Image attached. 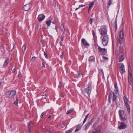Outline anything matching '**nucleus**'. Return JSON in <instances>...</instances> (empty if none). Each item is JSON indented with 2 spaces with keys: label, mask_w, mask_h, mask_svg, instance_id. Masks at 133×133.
I'll use <instances>...</instances> for the list:
<instances>
[{
  "label": "nucleus",
  "mask_w": 133,
  "mask_h": 133,
  "mask_svg": "<svg viewBox=\"0 0 133 133\" xmlns=\"http://www.w3.org/2000/svg\"><path fill=\"white\" fill-rule=\"evenodd\" d=\"M26 49V46L25 45V44H24L22 48V50L23 51V53L24 52H25V50Z\"/></svg>",
  "instance_id": "nucleus-27"
},
{
  "label": "nucleus",
  "mask_w": 133,
  "mask_h": 133,
  "mask_svg": "<svg viewBox=\"0 0 133 133\" xmlns=\"http://www.w3.org/2000/svg\"><path fill=\"white\" fill-rule=\"evenodd\" d=\"M47 94L43 95L42 96L43 97L42 98V99H46V98L47 97Z\"/></svg>",
  "instance_id": "nucleus-31"
},
{
  "label": "nucleus",
  "mask_w": 133,
  "mask_h": 133,
  "mask_svg": "<svg viewBox=\"0 0 133 133\" xmlns=\"http://www.w3.org/2000/svg\"><path fill=\"white\" fill-rule=\"evenodd\" d=\"M46 132H49L50 133H52V132H51L50 131H46Z\"/></svg>",
  "instance_id": "nucleus-53"
},
{
  "label": "nucleus",
  "mask_w": 133,
  "mask_h": 133,
  "mask_svg": "<svg viewBox=\"0 0 133 133\" xmlns=\"http://www.w3.org/2000/svg\"><path fill=\"white\" fill-rule=\"evenodd\" d=\"M14 46H15V45H14V46H13V48H14Z\"/></svg>",
  "instance_id": "nucleus-56"
},
{
  "label": "nucleus",
  "mask_w": 133,
  "mask_h": 133,
  "mask_svg": "<svg viewBox=\"0 0 133 133\" xmlns=\"http://www.w3.org/2000/svg\"><path fill=\"white\" fill-rule=\"evenodd\" d=\"M114 92L115 94H117L119 93V89L118 87L117 84L115 83L114 84Z\"/></svg>",
  "instance_id": "nucleus-18"
},
{
  "label": "nucleus",
  "mask_w": 133,
  "mask_h": 133,
  "mask_svg": "<svg viewBox=\"0 0 133 133\" xmlns=\"http://www.w3.org/2000/svg\"><path fill=\"white\" fill-rule=\"evenodd\" d=\"M100 35L103 36H104L107 35V29L106 27L104 26H102L101 28V30L100 31Z\"/></svg>",
  "instance_id": "nucleus-9"
},
{
  "label": "nucleus",
  "mask_w": 133,
  "mask_h": 133,
  "mask_svg": "<svg viewBox=\"0 0 133 133\" xmlns=\"http://www.w3.org/2000/svg\"><path fill=\"white\" fill-rule=\"evenodd\" d=\"M63 52H62L61 54V55L60 56V57L61 58H62L63 57Z\"/></svg>",
  "instance_id": "nucleus-44"
},
{
  "label": "nucleus",
  "mask_w": 133,
  "mask_h": 133,
  "mask_svg": "<svg viewBox=\"0 0 133 133\" xmlns=\"http://www.w3.org/2000/svg\"><path fill=\"white\" fill-rule=\"evenodd\" d=\"M82 44L84 46H89V44L86 41L84 38H82L81 41Z\"/></svg>",
  "instance_id": "nucleus-15"
},
{
  "label": "nucleus",
  "mask_w": 133,
  "mask_h": 133,
  "mask_svg": "<svg viewBox=\"0 0 133 133\" xmlns=\"http://www.w3.org/2000/svg\"><path fill=\"white\" fill-rule=\"evenodd\" d=\"M94 121V118H93L86 124V129H88L89 128V127L92 124Z\"/></svg>",
  "instance_id": "nucleus-17"
},
{
  "label": "nucleus",
  "mask_w": 133,
  "mask_h": 133,
  "mask_svg": "<svg viewBox=\"0 0 133 133\" xmlns=\"http://www.w3.org/2000/svg\"><path fill=\"white\" fill-rule=\"evenodd\" d=\"M18 98L17 97H16V100L14 101V104L16 106L18 105Z\"/></svg>",
  "instance_id": "nucleus-25"
},
{
  "label": "nucleus",
  "mask_w": 133,
  "mask_h": 133,
  "mask_svg": "<svg viewBox=\"0 0 133 133\" xmlns=\"http://www.w3.org/2000/svg\"><path fill=\"white\" fill-rule=\"evenodd\" d=\"M59 43L60 44V46H62L63 45V41H60V42H59Z\"/></svg>",
  "instance_id": "nucleus-42"
},
{
  "label": "nucleus",
  "mask_w": 133,
  "mask_h": 133,
  "mask_svg": "<svg viewBox=\"0 0 133 133\" xmlns=\"http://www.w3.org/2000/svg\"><path fill=\"white\" fill-rule=\"evenodd\" d=\"M15 68H14L13 69V70H12V72H15Z\"/></svg>",
  "instance_id": "nucleus-51"
},
{
  "label": "nucleus",
  "mask_w": 133,
  "mask_h": 133,
  "mask_svg": "<svg viewBox=\"0 0 133 133\" xmlns=\"http://www.w3.org/2000/svg\"><path fill=\"white\" fill-rule=\"evenodd\" d=\"M72 111H73V110L72 109H70V110H69L68 111H67V112L66 113V114L67 115H68L69 114H70V113H71L72 112Z\"/></svg>",
  "instance_id": "nucleus-29"
},
{
  "label": "nucleus",
  "mask_w": 133,
  "mask_h": 133,
  "mask_svg": "<svg viewBox=\"0 0 133 133\" xmlns=\"http://www.w3.org/2000/svg\"><path fill=\"white\" fill-rule=\"evenodd\" d=\"M81 126H80L79 125H78L77 126L76 129L75 130V131L76 132H77V131H79L81 129Z\"/></svg>",
  "instance_id": "nucleus-26"
},
{
  "label": "nucleus",
  "mask_w": 133,
  "mask_h": 133,
  "mask_svg": "<svg viewBox=\"0 0 133 133\" xmlns=\"http://www.w3.org/2000/svg\"><path fill=\"white\" fill-rule=\"evenodd\" d=\"M52 23L54 24H55V21H54L52 22Z\"/></svg>",
  "instance_id": "nucleus-54"
},
{
  "label": "nucleus",
  "mask_w": 133,
  "mask_h": 133,
  "mask_svg": "<svg viewBox=\"0 0 133 133\" xmlns=\"http://www.w3.org/2000/svg\"><path fill=\"white\" fill-rule=\"evenodd\" d=\"M36 58L35 57H33L31 59V60L32 61H34L36 59Z\"/></svg>",
  "instance_id": "nucleus-39"
},
{
  "label": "nucleus",
  "mask_w": 133,
  "mask_h": 133,
  "mask_svg": "<svg viewBox=\"0 0 133 133\" xmlns=\"http://www.w3.org/2000/svg\"><path fill=\"white\" fill-rule=\"evenodd\" d=\"M89 115V114H88L86 116H85V119H87V118H88V116Z\"/></svg>",
  "instance_id": "nucleus-45"
},
{
  "label": "nucleus",
  "mask_w": 133,
  "mask_h": 133,
  "mask_svg": "<svg viewBox=\"0 0 133 133\" xmlns=\"http://www.w3.org/2000/svg\"><path fill=\"white\" fill-rule=\"evenodd\" d=\"M44 55L45 56V57L46 58L48 59V57L47 56V54L45 52H44Z\"/></svg>",
  "instance_id": "nucleus-38"
},
{
  "label": "nucleus",
  "mask_w": 133,
  "mask_h": 133,
  "mask_svg": "<svg viewBox=\"0 0 133 133\" xmlns=\"http://www.w3.org/2000/svg\"><path fill=\"white\" fill-rule=\"evenodd\" d=\"M103 59L105 60H107L108 59V58L107 57H106L105 56H103Z\"/></svg>",
  "instance_id": "nucleus-41"
},
{
  "label": "nucleus",
  "mask_w": 133,
  "mask_h": 133,
  "mask_svg": "<svg viewBox=\"0 0 133 133\" xmlns=\"http://www.w3.org/2000/svg\"><path fill=\"white\" fill-rule=\"evenodd\" d=\"M92 35H93V38H96V36L94 32V31L93 30H92Z\"/></svg>",
  "instance_id": "nucleus-34"
},
{
  "label": "nucleus",
  "mask_w": 133,
  "mask_h": 133,
  "mask_svg": "<svg viewBox=\"0 0 133 133\" xmlns=\"http://www.w3.org/2000/svg\"><path fill=\"white\" fill-rule=\"evenodd\" d=\"M112 4V0H109L108 2V5H109V6L108 7V8H109V6H110V5H111V4Z\"/></svg>",
  "instance_id": "nucleus-30"
},
{
  "label": "nucleus",
  "mask_w": 133,
  "mask_h": 133,
  "mask_svg": "<svg viewBox=\"0 0 133 133\" xmlns=\"http://www.w3.org/2000/svg\"><path fill=\"white\" fill-rule=\"evenodd\" d=\"M18 77H21L22 76V75H21V73L20 74H18Z\"/></svg>",
  "instance_id": "nucleus-48"
},
{
  "label": "nucleus",
  "mask_w": 133,
  "mask_h": 133,
  "mask_svg": "<svg viewBox=\"0 0 133 133\" xmlns=\"http://www.w3.org/2000/svg\"><path fill=\"white\" fill-rule=\"evenodd\" d=\"M128 81L129 84L131 85L133 83V78L132 74L130 70H128Z\"/></svg>",
  "instance_id": "nucleus-10"
},
{
  "label": "nucleus",
  "mask_w": 133,
  "mask_h": 133,
  "mask_svg": "<svg viewBox=\"0 0 133 133\" xmlns=\"http://www.w3.org/2000/svg\"><path fill=\"white\" fill-rule=\"evenodd\" d=\"M6 97L9 98L13 97L16 95V91L14 90L9 91L6 92Z\"/></svg>",
  "instance_id": "nucleus-7"
},
{
  "label": "nucleus",
  "mask_w": 133,
  "mask_h": 133,
  "mask_svg": "<svg viewBox=\"0 0 133 133\" xmlns=\"http://www.w3.org/2000/svg\"><path fill=\"white\" fill-rule=\"evenodd\" d=\"M99 73L102 75V77L103 78H104V74L103 71L101 69L100 70Z\"/></svg>",
  "instance_id": "nucleus-24"
},
{
  "label": "nucleus",
  "mask_w": 133,
  "mask_h": 133,
  "mask_svg": "<svg viewBox=\"0 0 133 133\" xmlns=\"http://www.w3.org/2000/svg\"><path fill=\"white\" fill-rule=\"evenodd\" d=\"M33 123L31 122H30L28 124V129L29 130V132H30V129L33 126Z\"/></svg>",
  "instance_id": "nucleus-20"
},
{
  "label": "nucleus",
  "mask_w": 133,
  "mask_h": 133,
  "mask_svg": "<svg viewBox=\"0 0 133 133\" xmlns=\"http://www.w3.org/2000/svg\"><path fill=\"white\" fill-rule=\"evenodd\" d=\"M72 131V129H71L67 131L65 133H71Z\"/></svg>",
  "instance_id": "nucleus-32"
},
{
  "label": "nucleus",
  "mask_w": 133,
  "mask_h": 133,
  "mask_svg": "<svg viewBox=\"0 0 133 133\" xmlns=\"http://www.w3.org/2000/svg\"><path fill=\"white\" fill-rule=\"evenodd\" d=\"M51 116H49L48 117V118L49 119L50 118Z\"/></svg>",
  "instance_id": "nucleus-55"
},
{
  "label": "nucleus",
  "mask_w": 133,
  "mask_h": 133,
  "mask_svg": "<svg viewBox=\"0 0 133 133\" xmlns=\"http://www.w3.org/2000/svg\"><path fill=\"white\" fill-rule=\"evenodd\" d=\"M78 77H79L81 76L82 75V73L80 71H78Z\"/></svg>",
  "instance_id": "nucleus-33"
},
{
  "label": "nucleus",
  "mask_w": 133,
  "mask_h": 133,
  "mask_svg": "<svg viewBox=\"0 0 133 133\" xmlns=\"http://www.w3.org/2000/svg\"><path fill=\"white\" fill-rule=\"evenodd\" d=\"M46 113V112H43L41 114V116H40V117L41 118H42L43 115L45 114V113Z\"/></svg>",
  "instance_id": "nucleus-36"
},
{
  "label": "nucleus",
  "mask_w": 133,
  "mask_h": 133,
  "mask_svg": "<svg viewBox=\"0 0 133 133\" xmlns=\"http://www.w3.org/2000/svg\"><path fill=\"white\" fill-rule=\"evenodd\" d=\"M119 67L120 68L119 71L122 74H123L125 72V71L124 69V66L123 63L118 64Z\"/></svg>",
  "instance_id": "nucleus-12"
},
{
  "label": "nucleus",
  "mask_w": 133,
  "mask_h": 133,
  "mask_svg": "<svg viewBox=\"0 0 133 133\" xmlns=\"http://www.w3.org/2000/svg\"><path fill=\"white\" fill-rule=\"evenodd\" d=\"M9 62V59H7L4 62V64L3 65V67L4 68L7 66Z\"/></svg>",
  "instance_id": "nucleus-23"
},
{
  "label": "nucleus",
  "mask_w": 133,
  "mask_h": 133,
  "mask_svg": "<svg viewBox=\"0 0 133 133\" xmlns=\"http://www.w3.org/2000/svg\"><path fill=\"white\" fill-rule=\"evenodd\" d=\"M124 101L126 104V108L127 109L128 112L129 114H130V108L128 102H129V101L127 98L125 97H124Z\"/></svg>",
  "instance_id": "nucleus-8"
},
{
  "label": "nucleus",
  "mask_w": 133,
  "mask_h": 133,
  "mask_svg": "<svg viewBox=\"0 0 133 133\" xmlns=\"http://www.w3.org/2000/svg\"><path fill=\"white\" fill-rule=\"evenodd\" d=\"M116 54L118 57H119V62H121L124 60V54L123 52L122 48L121 46L119 47V49L116 52Z\"/></svg>",
  "instance_id": "nucleus-1"
},
{
  "label": "nucleus",
  "mask_w": 133,
  "mask_h": 133,
  "mask_svg": "<svg viewBox=\"0 0 133 133\" xmlns=\"http://www.w3.org/2000/svg\"><path fill=\"white\" fill-rule=\"evenodd\" d=\"M125 39L124 38V34L123 29L121 30L120 32L119 37L118 40V43L120 44H122L124 42Z\"/></svg>",
  "instance_id": "nucleus-3"
},
{
  "label": "nucleus",
  "mask_w": 133,
  "mask_h": 133,
  "mask_svg": "<svg viewBox=\"0 0 133 133\" xmlns=\"http://www.w3.org/2000/svg\"><path fill=\"white\" fill-rule=\"evenodd\" d=\"M109 40V38L108 35H106L103 36L102 39V41L104 46H106L107 45Z\"/></svg>",
  "instance_id": "nucleus-4"
},
{
  "label": "nucleus",
  "mask_w": 133,
  "mask_h": 133,
  "mask_svg": "<svg viewBox=\"0 0 133 133\" xmlns=\"http://www.w3.org/2000/svg\"><path fill=\"white\" fill-rule=\"evenodd\" d=\"M87 86V87L85 89V92L89 96L91 91L92 87L91 85L89 84H88Z\"/></svg>",
  "instance_id": "nucleus-11"
},
{
  "label": "nucleus",
  "mask_w": 133,
  "mask_h": 133,
  "mask_svg": "<svg viewBox=\"0 0 133 133\" xmlns=\"http://www.w3.org/2000/svg\"><path fill=\"white\" fill-rule=\"evenodd\" d=\"M68 124H67L66 125H68Z\"/></svg>",
  "instance_id": "nucleus-57"
},
{
  "label": "nucleus",
  "mask_w": 133,
  "mask_h": 133,
  "mask_svg": "<svg viewBox=\"0 0 133 133\" xmlns=\"http://www.w3.org/2000/svg\"><path fill=\"white\" fill-rule=\"evenodd\" d=\"M45 18V16L43 14H39L38 17V20L39 21H43Z\"/></svg>",
  "instance_id": "nucleus-16"
},
{
  "label": "nucleus",
  "mask_w": 133,
  "mask_h": 133,
  "mask_svg": "<svg viewBox=\"0 0 133 133\" xmlns=\"http://www.w3.org/2000/svg\"><path fill=\"white\" fill-rule=\"evenodd\" d=\"M93 21V19L91 18L90 20V23L91 24H92Z\"/></svg>",
  "instance_id": "nucleus-35"
},
{
  "label": "nucleus",
  "mask_w": 133,
  "mask_h": 133,
  "mask_svg": "<svg viewBox=\"0 0 133 133\" xmlns=\"http://www.w3.org/2000/svg\"><path fill=\"white\" fill-rule=\"evenodd\" d=\"M113 95V97L112 99V101L113 102H115L117 103V96L115 95V93L113 92H111L109 94V99L110 100L111 99L112 96Z\"/></svg>",
  "instance_id": "nucleus-5"
},
{
  "label": "nucleus",
  "mask_w": 133,
  "mask_h": 133,
  "mask_svg": "<svg viewBox=\"0 0 133 133\" xmlns=\"http://www.w3.org/2000/svg\"><path fill=\"white\" fill-rule=\"evenodd\" d=\"M118 123L120 124L118 127L119 129H124L127 128V125L123 122H118Z\"/></svg>",
  "instance_id": "nucleus-13"
},
{
  "label": "nucleus",
  "mask_w": 133,
  "mask_h": 133,
  "mask_svg": "<svg viewBox=\"0 0 133 133\" xmlns=\"http://www.w3.org/2000/svg\"><path fill=\"white\" fill-rule=\"evenodd\" d=\"M42 68H44L45 67V64L43 62H42Z\"/></svg>",
  "instance_id": "nucleus-43"
},
{
  "label": "nucleus",
  "mask_w": 133,
  "mask_h": 133,
  "mask_svg": "<svg viewBox=\"0 0 133 133\" xmlns=\"http://www.w3.org/2000/svg\"><path fill=\"white\" fill-rule=\"evenodd\" d=\"M97 46L98 47L97 49L99 54L103 55H104L107 54V49L102 48L98 44Z\"/></svg>",
  "instance_id": "nucleus-2"
},
{
  "label": "nucleus",
  "mask_w": 133,
  "mask_h": 133,
  "mask_svg": "<svg viewBox=\"0 0 133 133\" xmlns=\"http://www.w3.org/2000/svg\"><path fill=\"white\" fill-rule=\"evenodd\" d=\"M32 4L31 3H30L24 6L23 7V9L25 11H28L32 7Z\"/></svg>",
  "instance_id": "nucleus-14"
},
{
  "label": "nucleus",
  "mask_w": 133,
  "mask_h": 133,
  "mask_svg": "<svg viewBox=\"0 0 133 133\" xmlns=\"http://www.w3.org/2000/svg\"><path fill=\"white\" fill-rule=\"evenodd\" d=\"M89 63V64L91 62H94L95 61V58L94 57L92 56H91L89 57L88 60Z\"/></svg>",
  "instance_id": "nucleus-22"
},
{
  "label": "nucleus",
  "mask_w": 133,
  "mask_h": 133,
  "mask_svg": "<svg viewBox=\"0 0 133 133\" xmlns=\"http://www.w3.org/2000/svg\"><path fill=\"white\" fill-rule=\"evenodd\" d=\"M86 120H87V119L85 118L84 119V120L83 121V124H84L85 123V122L86 121Z\"/></svg>",
  "instance_id": "nucleus-46"
},
{
  "label": "nucleus",
  "mask_w": 133,
  "mask_h": 133,
  "mask_svg": "<svg viewBox=\"0 0 133 133\" xmlns=\"http://www.w3.org/2000/svg\"><path fill=\"white\" fill-rule=\"evenodd\" d=\"M79 8V7H78V8H76L75 9V11H76Z\"/></svg>",
  "instance_id": "nucleus-52"
},
{
  "label": "nucleus",
  "mask_w": 133,
  "mask_h": 133,
  "mask_svg": "<svg viewBox=\"0 0 133 133\" xmlns=\"http://www.w3.org/2000/svg\"><path fill=\"white\" fill-rule=\"evenodd\" d=\"M94 4V2H92L90 4H89V7L88 10V13L91 11V8L93 6Z\"/></svg>",
  "instance_id": "nucleus-19"
},
{
  "label": "nucleus",
  "mask_w": 133,
  "mask_h": 133,
  "mask_svg": "<svg viewBox=\"0 0 133 133\" xmlns=\"http://www.w3.org/2000/svg\"><path fill=\"white\" fill-rule=\"evenodd\" d=\"M61 30L63 32V34H65V28L64 24L63 22L61 23Z\"/></svg>",
  "instance_id": "nucleus-21"
},
{
  "label": "nucleus",
  "mask_w": 133,
  "mask_h": 133,
  "mask_svg": "<svg viewBox=\"0 0 133 133\" xmlns=\"http://www.w3.org/2000/svg\"><path fill=\"white\" fill-rule=\"evenodd\" d=\"M51 21L50 20H49L46 21V23L48 26H50V25L51 23Z\"/></svg>",
  "instance_id": "nucleus-28"
},
{
  "label": "nucleus",
  "mask_w": 133,
  "mask_h": 133,
  "mask_svg": "<svg viewBox=\"0 0 133 133\" xmlns=\"http://www.w3.org/2000/svg\"><path fill=\"white\" fill-rule=\"evenodd\" d=\"M60 97H63V94H61L60 95Z\"/></svg>",
  "instance_id": "nucleus-49"
},
{
  "label": "nucleus",
  "mask_w": 133,
  "mask_h": 133,
  "mask_svg": "<svg viewBox=\"0 0 133 133\" xmlns=\"http://www.w3.org/2000/svg\"><path fill=\"white\" fill-rule=\"evenodd\" d=\"M70 62H71V61H70Z\"/></svg>",
  "instance_id": "nucleus-58"
},
{
  "label": "nucleus",
  "mask_w": 133,
  "mask_h": 133,
  "mask_svg": "<svg viewBox=\"0 0 133 133\" xmlns=\"http://www.w3.org/2000/svg\"><path fill=\"white\" fill-rule=\"evenodd\" d=\"M120 119L122 121H127V116L123 111L119 110V111Z\"/></svg>",
  "instance_id": "nucleus-6"
},
{
  "label": "nucleus",
  "mask_w": 133,
  "mask_h": 133,
  "mask_svg": "<svg viewBox=\"0 0 133 133\" xmlns=\"http://www.w3.org/2000/svg\"><path fill=\"white\" fill-rule=\"evenodd\" d=\"M61 87H62V85H61V82H59V86H58V87L60 88H61Z\"/></svg>",
  "instance_id": "nucleus-40"
},
{
  "label": "nucleus",
  "mask_w": 133,
  "mask_h": 133,
  "mask_svg": "<svg viewBox=\"0 0 133 133\" xmlns=\"http://www.w3.org/2000/svg\"><path fill=\"white\" fill-rule=\"evenodd\" d=\"M64 36L63 35V34H62V36L61 38V41H62L64 40Z\"/></svg>",
  "instance_id": "nucleus-37"
},
{
  "label": "nucleus",
  "mask_w": 133,
  "mask_h": 133,
  "mask_svg": "<svg viewBox=\"0 0 133 133\" xmlns=\"http://www.w3.org/2000/svg\"><path fill=\"white\" fill-rule=\"evenodd\" d=\"M85 6V5H79V8L80 7H82L83 6Z\"/></svg>",
  "instance_id": "nucleus-47"
},
{
  "label": "nucleus",
  "mask_w": 133,
  "mask_h": 133,
  "mask_svg": "<svg viewBox=\"0 0 133 133\" xmlns=\"http://www.w3.org/2000/svg\"><path fill=\"white\" fill-rule=\"evenodd\" d=\"M55 29L56 30V31L57 32H58V30H57V27L56 26V27L55 28Z\"/></svg>",
  "instance_id": "nucleus-50"
}]
</instances>
